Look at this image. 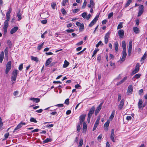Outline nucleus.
I'll use <instances>...</instances> for the list:
<instances>
[{"mask_svg": "<svg viewBox=\"0 0 147 147\" xmlns=\"http://www.w3.org/2000/svg\"><path fill=\"white\" fill-rule=\"evenodd\" d=\"M87 15V13L86 12L83 13L82 14V16L84 18H86V16Z\"/></svg>", "mask_w": 147, "mask_h": 147, "instance_id": "obj_48", "label": "nucleus"}, {"mask_svg": "<svg viewBox=\"0 0 147 147\" xmlns=\"http://www.w3.org/2000/svg\"><path fill=\"white\" fill-rule=\"evenodd\" d=\"M131 2V0H128L125 4V7H127L128 6Z\"/></svg>", "mask_w": 147, "mask_h": 147, "instance_id": "obj_39", "label": "nucleus"}, {"mask_svg": "<svg viewBox=\"0 0 147 147\" xmlns=\"http://www.w3.org/2000/svg\"><path fill=\"white\" fill-rule=\"evenodd\" d=\"M11 61H9L6 64V68L5 71V73L6 74H7L9 71L10 70L11 68Z\"/></svg>", "mask_w": 147, "mask_h": 147, "instance_id": "obj_2", "label": "nucleus"}, {"mask_svg": "<svg viewBox=\"0 0 147 147\" xmlns=\"http://www.w3.org/2000/svg\"><path fill=\"white\" fill-rule=\"evenodd\" d=\"M84 29V26L83 23L81 24V25L80 26V30H83Z\"/></svg>", "mask_w": 147, "mask_h": 147, "instance_id": "obj_52", "label": "nucleus"}, {"mask_svg": "<svg viewBox=\"0 0 147 147\" xmlns=\"http://www.w3.org/2000/svg\"><path fill=\"white\" fill-rule=\"evenodd\" d=\"M18 28L17 26H15L10 31V34H13L16 32L18 30Z\"/></svg>", "mask_w": 147, "mask_h": 147, "instance_id": "obj_13", "label": "nucleus"}, {"mask_svg": "<svg viewBox=\"0 0 147 147\" xmlns=\"http://www.w3.org/2000/svg\"><path fill=\"white\" fill-rule=\"evenodd\" d=\"M124 100L123 99H122L121 101L119 104L118 105L119 109L120 110L122 109L124 106Z\"/></svg>", "mask_w": 147, "mask_h": 147, "instance_id": "obj_10", "label": "nucleus"}, {"mask_svg": "<svg viewBox=\"0 0 147 147\" xmlns=\"http://www.w3.org/2000/svg\"><path fill=\"white\" fill-rule=\"evenodd\" d=\"M26 123L24 122H20L19 124L17 127L15 128L14 131H13V133H14L16 132V131L21 128L23 125H25L26 124Z\"/></svg>", "mask_w": 147, "mask_h": 147, "instance_id": "obj_4", "label": "nucleus"}, {"mask_svg": "<svg viewBox=\"0 0 147 147\" xmlns=\"http://www.w3.org/2000/svg\"><path fill=\"white\" fill-rule=\"evenodd\" d=\"M100 45H103V44L102 43V41H101L99 42L96 45V47L98 48Z\"/></svg>", "mask_w": 147, "mask_h": 147, "instance_id": "obj_42", "label": "nucleus"}, {"mask_svg": "<svg viewBox=\"0 0 147 147\" xmlns=\"http://www.w3.org/2000/svg\"><path fill=\"white\" fill-rule=\"evenodd\" d=\"M77 131H78V132H79L80 130L81 129V127L80 126V125H78L77 126Z\"/></svg>", "mask_w": 147, "mask_h": 147, "instance_id": "obj_53", "label": "nucleus"}, {"mask_svg": "<svg viewBox=\"0 0 147 147\" xmlns=\"http://www.w3.org/2000/svg\"><path fill=\"white\" fill-rule=\"evenodd\" d=\"M100 119V117H98V118L97 119H96L95 124L98 125L99 124V121Z\"/></svg>", "mask_w": 147, "mask_h": 147, "instance_id": "obj_43", "label": "nucleus"}, {"mask_svg": "<svg viewBox=\"0 0 147 147\" xmlns=\"http://www.w3.org/2000/svg\"><path fill=\"white\" fill-rule=\"evenodd\" d=\"M127 77H124L123 79L121 80L120 82H118L117 84V86H118L123 83L124 82H125L127 79Z\"/></svg>", "mask_w": 147, "mask_h": 147, "instance_id": "obj_18", "label": "nucleus"}, {"mask_svg": "<svg viewBox=\"0 0 147 147\" xmlns=\"http://www.w3.org/2000/svg\"><path fill=\"white\" fill-rule=\"evenodd\" d=\"M6 20H10V14L6 13Z\"/></svg>", "mask_w": 147, "mask_h": 147, "instance_id": "obj_45", "label": "nucleus"}, {"mask_svg": "<svg viewBox=\"0 0 147 147\" xmlns=\"http://www.w3.org/2000/svg\"><path fill=\"white\" fill-rule=\"evenodd\" d=\"M7 43L9 47V48H11L12 47V43L11 41H10L9 40H7Z\"/></svg>", "mask_w": 147, "mask_h": 147, "instance_id": "obj_34", "label": "nucleus"}, {"mask_svg": "<svg viewBox=\"0 0 147 147\" xmlns=\"http://www.w3.org/2000/svg\"><path fill=\"white\" fill-rule=\"evenodd\" d=\"M113 15V12H111L109 14L108 16V19H110L111 17H112Z\"/></svg>", "mask_w": 147, "mask_h": 147, "instance_id": "obj_49", "label": "nucleus"}, {"mask_svg": "<svg viewBox=\"0 0 147 147\" xmlns=\"http://www.w3.org/2000/svg\"><path fill=\"white\" fill-rule=\"evenodd\" d=\"M87 129V125L86 123L84 122L83 123V132H86Z\"/></svg>", "mask_w": 147, "mask_h": 147, "instance_id": "obj_15", "label": "nucleus"}, {"mask_svg": "<svg viewBox=\"0 0 147 147\" xmlns=\"http://www.w3.org/2000/svg\"><path fill=\"white\" fill-rule=\"evenodd\" d=\"M101 109V108L98 106L96 109L95 112V115L96 116L98 114V113Z\"/></svg>", "mask_w": 147, "mask_h": 147, "instance_id": "obj_19", "label": "nucleus"}, {"mask_svg": "<svg viewBox=\"0 0 147 147\" xmlns=\"http://www.w3.org/2000/svg\"><path fill=\"white\" fill-rule=\"evenodd\" d=\"M110 121L109 120H108L105 123L104 125V127L105 128L106 127H108L109 125Z\"/></svg>", "mask_w": 147, "mask_h": 147, "instance_id": "obj_30", "label": "nucleus"}, {"mask_svg": "<svg viewBox=\"0 0 147 147\" xmlns=\"http://www.w3.org/2000/svg\"><path fill=\"white\" fill-rule=\"evenodd\" d=\"M30 121L31 122H33L34 123H37V121L34 118L31 117L30 119Z\"/></svg>", "mask_w": 147, "mask_h": 147, "instance_id": "obj_41", "label": "nucleus"}, {"mask_svg": "<svg viewBox=\"0 0 147 147\" xmlns=\"http://www.w3.org/2000/svg\"><path fill=\"white\" fill-rule=\"evenodd\" d=\"M69 99L67 98L65 100V103L67 105H68L69 104Z\"/></svg>", "mask_w": 147, "mask_h": 147, "instance_id": "obj_54", "label": "nucleus"}, {"mask_svg": "<svg viewBox=\"0 0 147 147\" xmlns=\"http://www.w3.org/2000/svg\"><path fill=\"white\" fill-rule=\"evenodd\" d=\"M124 31L123 30H120L118 31V34L120 38H122L124 36Z\"/></svg>", "mask_w": 147, "mask_h": 147, "instance_id": "obj_11", "label": "nucleus"}, {"mask_svg": "<svg viewBox=\"0 0 147 147\" xmlns=\"http://www.w3.org/2000/svg\"><path fill=\"white\" fill-rule=\"evenodd\" d=\"M86 115H82L79 117V120L84 122L86 117Z\"/></svg>", "mask_w": 147, "mask_h": 147, "instance_id": "obj_21", "label": "nucleus"}, {"mask_svg": "<svg viewBox=\"0 0 147 147\" xmlns=\"http://www.w3.org/2000/svg\"><path fill=\"white\" fill-rule=\"evenodd\" d=\"M47 20H42L41 21V23L44 24H45L47 23Z\"/></svg>", "mask_w": 147, "mask_h": 147, "instance_id": "obj_62", "label": "nucleus"}, {"mask_svg": "<svg viewBox=\"0 0 147 147\" xmlns=\"http://www.w3.org/2000/svg\"><path fill=\"white\" fill-rule=\"evenodd\" d=\"M98 125L94 124V125L93 127V129L92 130L93 131H94L96 129V127H97Z\"/></svg>", "mask_w": 147, "mask_h": 147, "instance_id": "obj_61", "label": "nucleus"}, {"mask_svg": "<svg viewBox=\"0 0 147 147\" xmlns=\"http://www.w3.org/2000/svg\"><path fill=\"white\" fill-rule=\"evenodd\" d=\"M115 136V135L114 133V130L113 129H112L110 135V138L111 140L113 142H115L114 137Z\"/></svg>", "mask_w": 147, "mask_h": 147, "instance_id": "obj_8", "label": "nucleus"}, {"mask_svg": "<svg viewBox=\"0 0 147 147\" xmlns=\"http://www.w3.org/2000/svg\"><path fill=\"white\" fill-rule=\"evenodd\" d=\"M90 4L91 5L92 7L94 5V3L93 1L91 0L90 1Z\"/></svg>", "mask_w": 147, "mask_h": 147, "instance_id": "obj_58", "label": "nucleus"}, {"mask_svg": "<svg viewBox=\"0 0 147 147\" xmlns=\"http://www.w3.org/2000/svg\"><path fill=\"white\" fill-rule=\"evenodd\" d=\"M99 50V49H96L93 52V55H92V57H93L94 55L97 53V52Z\"/></svg>", "mask_w": 147, "mask_h": 147, "instance_id": "obj_40", "label": "nucleus"}, {"mask_svg": "<svg viewBox=\"0 0 147 147\" xmlns=\"http://www.w3.org/2000/svg\"><path fill=\"white\" fill-rule=\"evenodd\" d=\"M18 72L19 71L17 70H15L13 71L11 77V80L12 81H16L17 76V74Z\"/></svg>", "mask_w": 147, "mask_h": 147, "instance_id": "obj_1", "label": "nucleus"}, {"mask_svg": "<svg viewBox=\"0 0 147 147\" xmlns=\"http://www.w3.org/2000/svg\"><path fill=\"white\" fill-rule=\"evenodd\" d=\"M80 9H75L73 10V12L74 13H76L79 11Z\"/></svg>", "mask_w": 147, "mask_h": 147, "instance_id": "obj_59", "label": "nucleus"}, {"mask_svg": "<svg viewBox=\"0 0 147 147\" xmlns=\"http://www.w3.org/2000/svg\"><path fill=\"white\" fill-rule=\"evenodd\" d=\"M132 47V41L130 40L129 44V48H128V55L129 56H130L131 52V49Z\"/></svg>", "mask_w": 147, "mask_h": 147, "instance_id": "obj_6", "label": "nucleus"}, {"mask_svg": "<svg viewBox=\"0 0 147 147\" xmlns=\"http://www.w3.org/2000/svg\"><path fill=\"white\" fill-rule=\"evenodd\" d=\"M30 100H31L35 102L36 103L40 101V99L38 98H31L30 99Z\"/></svg>", "mask_w": 147, "mask_h": 147, "instance_id": "obj_14", "label": "nucleus"}, {"mask_svg": "<svg viewBox=\"0 0 147 147\" xmlns=\"http://www.w3.org/2000/svg\"><path fill=\"white\" fill-rule=\"evenodd\" d=\"M23 64H21L19 66V69L20 71H21L23 69Z\"/></svg>", "mask_w": 147, "mask_h": 147, "instance_id": "obj_55", "label": "nucleus"}, {"mask_svg": "<svg viewBox=\"0 0 147 147\" xmlns=\"http://www.w3.org/2000/svg\"><path fill=\"white\" fill-rule=\"evenodd\" d=\"M56 5V3L55 2H53L51 3V6L53 9H55Z\"/></svg>", "mask_w": 147, "mask_h": 147, "instance_id": "obj_31", "label": "nucleus"}, {"mask_svg": "<svg viewBox=\"0 0 147 147\" xmlns=\"http://www.w3.org/2000/svg\"><path fill=\"white\" fill-rule=\"evenodd\" d=\"M9 20H5L4 22V26L3 29L4 30V33L5 34L7 32V28L8 26V21Z\"/></svg>", "mask_w": 147, "mask_h": 147, "instance_id": "obj_3", "label": "nucleus"}, {"mask_svg": "<svg viewBox=\"0 0 147 147\" xmlns=\"http://www.w3.org/2000/svg\"><path fill=\"white\" fill-rule=\"evenodd\" d=\"M147 55V54H146V52H145L142 57L141 59V61H142V60L145 59L146 58Z\"/></svg>", "mask_w": 147, "mask_h": 147, "instance_id": "obj_32", "label": "nucleus"}, {"mask_svg": "<svg viewBox=\"0 0 147 147\" xmlns=\"http://www.w3.org/2000/svg\"><path fill=\"white\" fill-rule=\"evenodd\" d=\"M44 44V42H43L41 44L39 45L37 47V49L38 50H40L43 46Z\"/></svg>", "mask_w": 147, "mask_h": 147, "instance_id": "obj_33", "label": "nucleus"}, {"mask_svg": "<svg viewBox=\"0 0 147 147\" xmlns=\"http://www.w3.org/2000/svg\"><path fill=\"white\" fill-rule=\"evenodd\" d=\"M133 92V86L132 85H129L128 88L127 93L128 94H131Z\"/></svg>", "mask_w": 147, "mask_h": 147, "instance_id": "obj_12", "label": "nucleus"}, {"mask_svg": "<svg viewBox=\"0 0 147 147\" xmlns=\"http://www.w3.org/2000/svg\"><path fill=\"white\" fill-rule=\"evenodd\" d=\"M87 4V2L86 0H84L83 5L82 7V9H84L85 7Z\"/></svg>", "mask_w": 147, "mask_h": 147, "instance_id": "obj_38", "label": "nucleus"}, {"mask_svg": "<svg viewBox=\"0 0 147 147\" xmlns=\"http://www.w3.org/2000/svg\"><path fill=\"white\" fill-rule=\"evenodd\" d=\"M122 45L123 50V51H126V46L125 42V41H122Z\"/></svg>", "mask_w": 147, "mask_h": 147, "instance_id": "obj_16", "label": "nucleus"}, {"mask_svg": "<svg viewBox=\"0 0 147 147\" xmlns=\"http://www.w3.org/2000/svg\"><path fill=\"white\" fill-rule=\"evenodd\" d=\"M139 63H137L134 69L132 72L131 75H133L138 72L139 71Z\"/></svg>", "mask_w": 147, "mask_h": 147, "instance_id": "obj_5", "label": "nucleus"}, {"mask_svg": "<svg viewBox=\"0 0 147 147\" xmlns=\"http://www.w3.org/2000/svg\"><path fill=\"white\" fill-rule=\"evenodd\" d=\"M122 56L121 58V61L122 62L124 61L125 59L127 56V53L126 51H122Z\"/></svg>", "mask_w": 147, "mask_h": 147, "instance_id": "obj_9", "label": "nucleus"}, {"mask_svg": "<svg viewBox=\"0 0 147 147\" xmlns=\"http://www.w3.org/2000/svg\"><path fill=\"white\" fill-rule=\"evenodd\" d=\"M110 33L109 32H107L105 34V38L108 39L109 35L110 34Z\"/></svg>", "mask_w": 147, "mask_h": 147, "instance_id": "obj_47", "label": "nucleus"}, {"mask_svg": "<svg viewBox=\"0 0 147 147\" xmlns=\"http://www.w3.org/2000/svg\"><path fill=\"white\" fill-rule=\"evenodd\" d=\"M133 30L135 33L136 34H138L139 32V30L138 28L135 27L133 28Z\"/></svg>", "mask_w": 147, "mask_h": 147, "instance_id": "obj_25", "label": "nucleus"}, {"mask_svg": "<svg viewBox=\"0 0 147 147\" xmlns=\"http://www.w3.org/2000/svg\"><path fill=\"white\" fill-rule=\"evenodd\" d=\"M17 16L18 18V20H20L22 19V17L21 15L18 13L17 14Z\"/></svg>", "mask_w": 147, "mask_h": 147, "instance_id": "obj_60", "label": "nucleus"}, {"mask_svg": "<svg viewBox=\"0 0 147 147\" xmlns=\"http://www.w3.org/2000/svg\"><path fill=\"white\" fill-rule=\"evenodd\" d=\"M31 59L32 60L36 62H38V59L37 57L33 56H31Z\"/></svg>", "mask_w": 147, "mask_h": 147, "instance_id": "obj_29", "label": "nucleus"}, {"mask_svg": "<svg viewBox=\"0 0 147 147\" xmlns=\"http://www.w3.org/2000/svg\"><path fill=\"white\" fill-rule=\"evenodd\" d=\"M98 18H99V15H97L94 18V19L93 20H94L95 22H96V21L98 20Z\"/></svg>", "mask_w": 147, "mask_h": 147, "instance_id": "obj_56", "label": "nucleus"}, {"mask_svg": "<svg viewBox=\"0 0 147 147\" xmlns=\"http://www.w3.org/2000/svg\"><path fill=\"white\" fill-rule=\"evenodd\" d=\"M122 22H120L119 25H118L117 27V29H119L121 28H122L123 27V25H122Z\"/></svg>", "mask_w": 147, "mask_h": 147, "instance_id": "obj_35", "label": "nucleus"}, {"mask_svg": "<svg viewBox=\"0 0 147 147\" xmlns=\"http://www.w3.org/2000/svg\"><path fill=\"white\" fill-rule=\"evenodd\" d=\"M74 30L73 29H71L70 30H67L66 31L68 33H71L73 32Z\"/></svg>", "mask_w": 147, "mask_h": 147, "instance_id": "obj_51", "label": "nucleus"}, {"mask_svg": "<svg viewBox=\"0 0 147 147\" xmlns=\"http://www.w3.org/2000/svg\"><path fill=\"white\" fill-rule=\"evenodd\" d=\"M101 56L100 54L98 55L97 57V60L98 62H100L101 60Z\"/></svg>", "mask_w": 147, "mask_h": 147, "instance_id": "obj_57", "label": "nucleus"}, {"mask_svg": "<svg viewBox=\"0 0 147 147\" xmlns=\"http://www.w3.org/2000/svg\"><path fill=\"white\" fill-rule=\"evenodd\" d=\"M95 109V108L94 106H92V108L90 109L88 113L92 114H93V113H94Z\"/></svg>", "mask_w": 147, "mask_h": 147, "instance_id": "obj_26", "label": "nucleus"}, {"mask_svg": "<svg viewBox=\"0 0 147 147\" xmlns=\"http://www.w3.org/2000/svg\"><path fill=\"white\" fill-rule=\"evenodd\" d=\"M143 103V101L142 100H139L138 103V106L139 109L141 108L142 107V105Z\"/></svg>", "mask_w": 147, "mask_h": 147, "instance_id": "obj_23", "label": "nucleus"}, {"mask_svg": "<svg viewBox=\"0 0 147 147\" xmlns=\"http://www.w3.org/2000/svg\"><path fill=\"white\" fill-rule=\"evenodd\" d=\"M61 11L62 13L64 15H66V14H67V12L65 10V9L64 8H62L61 9Z\"/></svg>", "mask_w": 147, "mask_h": 147, "instance_id": "obj_37", "label": "nucleus"}, {"mask_svg": "<svg viewBox=\"0 0 147 147\" xmlns=\"http://www.w3.org/2000/svg\"><path fill=\"white\" fill-rule=\"evenodd\" d=\"M4 55V53L3 51H2L0 54V62L2 63V61L3 59Z\"/></svg>", "mask_w": 147, "mask_h": 147, "instance_id": "obj_17", "label": "nucleus"}, {"mask_svg": "<svg viewBox=\"0 0 147 147\" xmlns=\"http://www.w3.org/2000/svg\"><path fill=\"white\" fill-rule=\"evenodd\" d=\"M114 115H115V111H112V112L111 113V114L110 117V119H113V117H114Z\"/></svg>", "mask_w": 147, "mask_h": 147, "instance_id": "obj_44", "label": "nucleus"}, {"mask_svg": "<svg viewBox=\"0 0 147 147\" xmlns=\"http://www.w3.org/2000/svg\"><path fill=\"white\" fill-rule=\"evenodd\" d=\"M131 116H127L126 117V119L127 120H131Z\"/></svg>", "mask_w": 147, "mask_h": 147, "instance_id": "obj_64", "label": "nucleus"}, {"mask_svg": "<svg viewBox=\"0 0 147 147\" xmlns=\"http://www.w3.org/2000/svg\"><path fill=\"white\" fill-rule=\"evenodd\" d=\"M69 1V0H63L62 2V4L63 6H64L66 2H68Z\"/></svg>", "mask_w": 147, "mask_h": 147, "instance_id": "obj_46", "label": "nucleus"}, {"mask_svg": "<svg viewBox=\"0 0 147 147\" xmlns=\"http://www.w3.org/2000/svg\"><path fill=\"white\" fill-rule=\"evenodd\" d=\"M118 46L119 45L117 42H115L114 43V47L116 52H117L118 51Z\"/></svg>", "mask_w": 147, "mask_h": 147, "instance_id": "obj_22", "label": "nucleus"}, {"mask_svg": "<svg viewBox=\"0 0 147 147\" xmlns=\"http://www.w3.org/2000/svg\"><path fill=\"white\" fill-rule=\"evenodd\" d=\"M83 140L82 139H81L80 140L79 143V146H82L83 144Z\"/></svg>", "mask_w": 147, "mask_h": 147, "instance_id": "obj_50", "label": "nucleus"}, {"mask_svg": "<svg viewBox=\"0 0 147 147\" xmlns=\"http://www.w3.org/2000/svg\"><path fill=\"white\" fill-rule=\"evenodd\" d=\"M52 141V139L51 138H47L43 142L44 144L51 142Z\"/></svg>", "mask_w": 147, "mask_h": 147, "instance_id": "obj_28", "label": "nucleus"}, {"mask_svg": "<svg viewBox=\"0 0 147 147\" xmlns=\"http://www.w3.org/2000/svg\"><path fill=\"white\" fill-rule=\"evenodd\" d=\"M83 42L82 41H80L76 44V45L78 46L82 45L83 43Z\"/></svg>", "mask_w": 147, "mask_h": 147, "instance_id": "obj_63", "label": "nucleus"}, {"mask_svg": "<svg viewBox=\"0 0 147 147\" xmlns=\"http://www.w3.org/2000/svg\"><path fill=\"white\" fill-rule=\"evenodd\" d=\"M69 63L66 60L65 61L64 64L63 66V67L64 68H66L69 65Z\"/></svg>", "mask_w": 147, "mask_h": 147, "instance_id": "obj_24", "label": "nucleus"}, {"mask_svg": "<svg viewBox=\"0 0 147 147\" xmlns=\"http://www.w3.org/2000/svg\"><path fill=\"white\" fill-rule=\"evenodd\" d=\"M52 61V58H50L48 59L45 63V65L47 66L49 65V64L51 63Z\"/></svg>", "mask_w": 147, "mask_h": 147, "instance_id": "obj_20", "label": "nucleus"}, {"mask_svg": "<svg viewBox=\"0 0 147 147\" xmlns=\"http://www.w3.org/2000/svg\"><path fill=\"white\" fill-rule=\"evenodd\" d=\"M139 12L138 13V16L139 17L142 14L144 11V6L143 5H141L139 7Z\"/></svg>", "mask_w": 147, "mask_h": 147, "instance_id": "obj_7", "label": "nucleus"}, {"mask_svg": "<svg viewBox=\"0 0 147 147\" xmlns=\"http://www.w3.org/2000/svg\"><path fill=\"white\" fill-rule=\"evenodd\" d=\"M141 76V74H138L136 75H135L134 77H133V79L134 78H136L137 79H138L139 78H140V76Z\"/></svg>", "mask_w": 147, "mask_h": 147, "instance_id": "obj_36", "label": "nucleus"}, {"mask_svg": "<svg viewBox=\"0 0 147 147\" xmlns=\"http://www.w3.org/2000/svg\"><path fill=\"white\" fill-rule=\"evenodd\" d=\"M4 52H5V55L6 57V58H8V47H6L5 50H4Z\"/></svg>", "mask_w": 147, "mask_h": 147, "instance_id": "obj_27", "label": "nucleus"}]
</instances>
